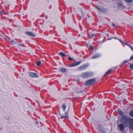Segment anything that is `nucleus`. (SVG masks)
<instances>
[{"label":"nucleus","instance_id":"nucleus-14","mask_svg":"<svg viewBox=\"0 0 133 133\" xmlns=\"http://www.w3.org/2000/svg\"><path fill=\"white\" fill-rule=\"evenodd\" d=\"M62 108L64 111H65L66 108V105L65 104H63L62 106Z\"/></svg>","mask_w":133,"mask_h":133},{"label":"nucleus","instance_id":"nucleus-3","mask_svg":"<svg viewBox=\"0 0 133 133\" xmlns=\"http://www.w3.org/2000/svg\"><path fill=\"white\" fill-rule=\"evenodd\" d=\"M96 81L95 79H91L85 82V84L87 86H90L94 83Z\"/></svg>","mask_w":133,"mask_h":133},{"label":"nucleus","instance_id":"nucleus-9","mask_svg":"<svg viewBox=\"0 0 133 133\" xmlns=\"http://www.w3.org/2000/svg\"><path fill=\"white\" fill-rule=\"evenodd\" d=\"M81 63V62L80 61H77L72 64H71V66L72 67L76 66L79 65Z\"/></svg>","mask_w":133,"mask_h":133},{"label":"nucleus","instance_id":"nucleus-19","mask_svg":"<svg viewBox=\"0 0 133 133\" xmlns=\"http://www.w3.org/2000/svg\"><path fill=\"white\" fill-rule=\"evenodd\" d=\"M129 115L131 117H133V110H131L129 113Z\"/></svg>","mask_w":133,"mask_h":133},{"label":"nucleus","instance_id":"nucleus-8","mask_svg":"<svg viewBox=\"0 0 133 133\" xmlns=\"http://www.w3.org/2000/svg\"><path fill=\"white\" fill-rule=\"evenodd\" d=\"M25 34L29 36L34 37L35 36V35L33 34V33L30 32H25Z\"/></svg>","mask_w":133,"mask_h":133},{"label":"nucleus","instance_id":"nucleus-20","mask_svg":"<svg viewBox=\"0 0 133 133\" xmlns=\"http://www.w3.org/2000/svg\"><path fill=\"white\" fill-rule=\"evenodd\" d=\"M41 62L40 61H39L36 63V64L37 66H39L40 65Z\"/></svg>","mask_w":133,"mask_h":133},{"label":"nucleus","instance_id":"nucleus-29","mask_svg":"<svg viewBox=\"0 0 133 133\" xmlns=\"http://www.w3.org/2000/svg\"><path fill=\"white\" fill-rule=\"evenodd\" d=\"M128 62V61H124L123 62V64H124L125 63H127Z\"/></svg>","mask_w":133,"mask_h":133},{"label":"nucleus","instance_id":"nucleus-6","mask_svg":"<svg viewBox=\"0 0 133 133\" xmlns=\"http://www.w3.org/2000/svg\"><path fill=\"white\" fill-rule=\"evenodd\" d=\"M29 75L30 77L33 78H37L39 76L38 74L34 72H30L29 73Z\"/></svg>","mask_w":133,"mask_h":133},{"label":"nucleus","instance_id":"nucleus-25","mask_svg":"<svg viewBox=\"0 0 133 133\" xmlns=\"http://www.w3.org/2000/svg\"><path fill=\"white\" fill-rule=\"evenodd\" d=\"M95 35V34H91L90 35V37L91 38H92Z\"/></svg>","mask_w":133,"mask_h":133},{"label":"nucleus","instance_id":"nucleus-27","mask_svg":"<svg viewBox=\"0 0 133 133\" xmlns=\"http://www.w3.org/2000/svg\"><path fill=\"white\" fill-rule=\"evenodd\" d=\"M132 59H133V56H132L131 57L130 59V60H131Z\"/></svg>","mask_w":133,"mask_h":133},{"label":"nucleus","instance_id":"nucleus-24","mask_svg":"<svg viewBox=\"0 0 133 133\" xmlns=\"http://www.w3.org/2000/svg\"><path fill=\"white\" fill-rule=\"evenodd\" d=\"M68 59L69 61H71L73 60V58L70 57H69L68 58Z\"/></svg>","mask_w":133,"mask_h":133},{"label":"nucleus","instance_id":"nucleus-11","mask_svg":"<svg viewBox=\"0 0 133 133\" xmlns=\"http://www.w3.org/2000/svg\"><path fill=\"white\" fill-rule=\"evenodd\" d=\"M112 70L111 69H109L108 71H107L106 73L104 75V76H107L108 75L110 74L112 71Z\"/></svg>","mask_w":133,"mask_h":133},{"label":"nucleus","instance_id":"nucleus-23","mask_svg":"<svg viewBox=\"0 0 133 133\" xmlns=\"http://www.w3.org/2000/svg\"><path fill=\"white\" fill-rule=\"evenodd\" d=\"M0 13L1 14H5V12L4 11H1L0 10Z\"/></svg>","mask_w":133,"mask_h":133},{"label":"nucleus","instance_id":"nucleus-31","mask_svg":"<svg viewBox=\"0 0 133 133\" xmlns=\"http://www.w3.org/2000/svg\"><path fill=\"white\" fill-rule=\"evenodd\" d=\"M36 124H38V122H37V121L36 122Z\"/></svg>","mask_w":133,"mask_h":133},{"label":"nucleus","instance_id":"nucleus-18","mask_svg":"<svg viewBox=\"0 0 133 133\" xmlns=\"http://www.w3.org/2000/svg\"><path fill=\"white\" fill-rule=\"evenodd\" d=\"M99 128L100 131L101 132H103L104 130H103V128L101 125H100L99 126Z\"/></svg>","mask_w":133,"mask_h":133},{"label":"nucleus","instance_id":"nucleus-28","mask_svg":"<svg viewBox=\"0 0 133 133\" xmlns=\"http://www.w3.org/2000/svg\"><path fill=\"white\" fill-rule=\"evenodd\" d=\"M112 26L114 27H116V26L115 24L114 23L112 24Z\"/></svg>","mask_w":133,"mask_h":133},{"label":"nucleus","instance_id":"nucleus-4","mask_svg":"<svg viewBox=\"0 0 133 133\" xmlns=\"http://www.w3.org/2000/svg\"><path fill=\"white\" fill-rule=\"evenodd\" d=\"M96 8L99 11L102 12L104 13L107 12L108 11V10L107 9L103 8H101L99 6H97L96 7Z\"/></svg>","mask_w":133,"mask_h":133},{"label":"nucleus","instance_id":"nucleus-21","mask_svg":"<svg viewBox=\"0 0 133 133\" xmlns=\"http://www.w3.org/2000/svg\"><path fill=\"white\" fill-rule=\"evenodd\" d=\"M130 68L132 70H133V63H131L130 65Z\"/></svg>","mask_w":133,"mask_h":133},{"label":"nucleus","instance_id":"nucleus-10","mask_svg":"<svg viewBox=\"0 0 133 133\" xmlns=\"http://www.w3.org/2000/svg\"><path fill=\"white\" fill-rule=\"evenodd\" d=\"M100 55L98 53H97L95 54L92 57V58L94 59L98 57H100Z\"/></svg>","mask_w":133,"mask_h":133},{"label":"nucleus","instance_id":"nucleus-2","mask_svg":"<svg viewBox=\"0 0 133 133\" xmlns=\"http://www.w3.org/2000/svg\"><path fill=\"white\" fill-rule=\"evenodd\" d=\"M93 74L92 72L88 71L84 72L82 73L81 77L85 79L92 76Z\"/></svg>","mask_w":133,"mask_h":133},{"label":"nucleus","instance_id":"nucleus-12","mask_svg":"<svg viewBox=\"0 0 133 133\" xmlns=\"http://www.w3.org/2000/svg\"><path fill=\"white\" fill-rule=\"evenodd\" d=\"M118 112L119 114L121 116H124V114L123 112L119 109L118 110Z\"/></svg>","mask_w":133,"mask_h":133},{"label":"nucleus","instance_id":"nucleus-7","mask_svg":"<svg viewBox=\"0 0 133 133\" xmlns=\"http://www.w3.org/2000/svg\"><path fill=\"white\" fill-rule=\"evenodd\" d=\"M69 112V110H68L66 111L65 113V116H62L61 117V119H62L64 118H69L68 114Z\"/></svg>","mask_w":133,"mask_h":133},{"label":"nucleus","instance_id":"nucleus-17","mask_svg":"<svg viewBox=\"0 0 133 133\" xmlns=\"http://www.w3.org/2000/svg\"><path fill=\"white\" fill-rule=\"evenodd\" d=\"M124 44L125 45H127L130 48H131V50L132 51H133V47L131 46V45L130 44H128V43H124Z\"/></svg>","mask_w":133,"mask_h":133},{"label":"nucleus","instance_id":"nucleus-15","mask_svg":"<svg viewBox=\"0 0 133 133\" xmlns=\"http://www.w3.org/2000/svg\"><path fill=\"white\" fill-rule=\"evenodd\" d=\"M59 55L63 57H64L66 56V54H65L62 52H60Z\"/></svg>","mask_w":133,"mask_h":133},{"label":"nucleus","instance_id":"nucleus-32","mask_svg":"<svg viewBox=\"0 0 133 133\" xmlns=\"http://www.w3.org/2000/svg\"><path fill=\"white\" fill-rule=\"evenodd\" d=\"M121 42H122L121 41H120Z\"/></svg>","mask_w":133,"mask_h":133},{"label":"nucleus","instance_id":"nucleus-30","mask_svg":"<svg viewBox=\"0 0 133 133\" xmlns=\"http://www.w3.org/2000/svg\"><path fill=\"white\" fill-rule=\"evenodd\" d=\"M11 42L13 43H14V40H12L11 41Z\"/></svg>","mask_w":133,"mask_h":133},{"label":"nucleus","instance_id":"nucleus-13","mask_svg":"<svg viewBox=\"0 0 133 133\" xmlns=\"http://www.w3.org/2000/svg\"><path fill=\"white\" fill-rule=\"evenodd\" d=\"M59 71L62 72H65L66 71V69L64 68H62L59 69Z\"/></svg>","mask_w":133,"mask_h":133},{"label":"nucleus","instance_id":"nucleus-1","mask_svg":"<svg viewBox=\"0 0 133 133\" xmlns=\"http://www.w3.org/2000/svg\"><path fill=\"white\" fill-rule=\"evenodd\" d=\"M121 122L123 123L120 124L119 125L120 130L123 131L124 130V124L126 127L128 126L129 125V128L133 130V119L131 118H128L125 116H123L121 118Z\"/></svg>","mask_w":133,"mask_h":133},{"label":"nucleus","instance_id":"nucleus-22","mask_svg":"<svg viewBox=\"0 0 133 133\" xmlns=\"http://www.w3.org/2000/svg\"><path fill=\"white\" fill-rule=\"evenodd\" d=\"M133 0H125V1L127 3H131Z\"/></svg>","mask_w":133,"mask_h":133},{"label":"nucleus","instance_id":"nucleus-26","mask_svg":"<svg viewBox=\"0 0 133 133\" xmlns=\"http://www.w3.org/2000/svg\"><path fill=\"white\" fill-rule=\"evenodd\" d=\"M90 49L91 50H94V47L93 46H90Z\"/></svg>","mask_w":133,"mask_h":133},{"label":"nucleus","instance_id":"nucleus-16","mask_svg":"<svg viewBox=\"0 0 133 133\" xmlns=\"http://www.w3.org/2000/svg\"><path fill=\"white\" fill-rule=\"evenodd\" d=\"M124 44L125 45H127L130 48H131V50L132 51H133V47L131 46V45L130 44H128V43H124Z\"/></svg>","mask_w":133,"mask_h":133},{"label":"nucleus","instance_id":"nucleus-5","mask_svg":"<svg viewBox=\"0 0 133 133\" xmlns=\"http://www.w3.org/2000/svg\"><path fill=\"white\" fill-rule=\"evenodd\" d=\"M88 65L85 64L79 67L78 68V69L80 71H82L88 67Z\"/></svg>","mask_w":133,"mask_h":133}]
</instances>
